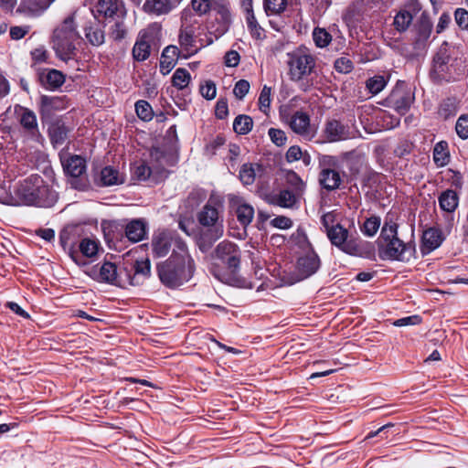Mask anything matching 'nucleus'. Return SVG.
<instances>
[{
  "label": "nucleus",
  "mask_w": 468,
  "mask_h": 468,
  "mask_svg": "<svg viewBox=\"0 0 468 468\" xmlns=\"http://www.w3.org/2000/svg\"><path fill=\"white\" fill-rule=\"evenodd\" d=\"M195 270V262L189 255L186 244L177 239L171 257L157 266L160 281L169 288H176L189 280Z\"/></svg>",
  "instance_id": "obj_1"
},
{
  "label": "nucleus",
  "mask_w": 468,
  "mask_h": 468,
  "mask_svg": "<svg viewBox=\"0 0 468 468\" xmlns=\"http://www.w3.org/2000/svg\"><path fill=\"white\" fill-rule=\"evenodd\" d=\"M412 242L405 243L398 237V224L386 218L378 238V254L383 260L409 261L415 253Z\"/></svg>",
  "instance_id": "obj_2"
},
{
  "label": "nucleus",
  "mask_w": 468,
  "mask_h": 468,
  "mask_svg": "<svg viewBox=\"0 0 468 468\" xmlns=\"http://www.w3.org/2000/svg\"><path fill=\"white\" fill-rule=\"evenodd\" d=\"M466 73L465 60L457 57L454 48L444 42L436 52L431 76L437 81H455Z\"/></svg>",
  "instance_id": "obj_3"
},
{
  "label": "nucleus",
  "mask_w": 468,
  "mask_h": 468,
  "mask_svg": "<svg viewBox=\"0 0 468 468\" xmlns=\"http://www.w3.org/2000/svg\"><path fill=\"white\" fill-rule=\"evenodd\" d=\"M219 204L209 199L197 215L200 225L207 227V229L200 233L197 240L198 248L201 251H207L215 241L219 239L224 233L223 219L219 216Z\"/></svg>",
  "instance_id": "obj_4"
},
{
  "label": "nucleus",
  "mask_w": 468,
  "mask_h": 468,
  "mask_svg": "<svg viewBox=\"0 0 468 468\" xmlns=\"http://www.w3.org/2000/svg\"><path fill=\"white\" fill-rule=\"evenodd\" d=\"M80 37L76 30L74 20L67 17L53 32L52 48L57 57L68 62L75 58L77 55L76 44Z\"/></svg>",
  "instance_id": "obj_5"
},
{
  "label": "nucleus",
  "mask_w": 468,
  "mask_h": 468,
  "mask_svg": "<svg viewBox=\"0 0 468 468\" xmlns=\"http://www.w3.org/2000/svg\"><path fill=\"white\" fill-rule=\"evenodd\" d=\"M17 206H49L50 190L40 176H31L20 182L15 188Z\"/></svg>",
  "instance_id": "obj_6"
},
{
  "label": "nucleus",
  "mask_w": 468,
  "mask_h": 468,
  "mask_svg": "<svg viewBox=\"0 0 468 468\" xmlns=\"http://www.w3.org/2000/svg\"><path fill=\"white\" fill-rule=\"evenodd\" d=\"M60 162L67 177V183L77 190H85L89 186L86 159L78 154L60 155Z\"/></svg>",
  "instance_id": "obj_7"
},
{
  "label": "nucleus",
  "mask_w": 468,
  "mask_h": 468,
  "mask_svg": "<svg viewBox=\"0 0 468 468\" xmlns=\"http://www.w3.org/2000/svg\"><path fill=\"white\" fill-rule=\"evenodd\" d=\"M315 58L305 48H299L288 53V75L292 81L303 80L304 77L313 73L315 69Z\"/></svg>",
  "instance_id": "obj_8"
},
{
  "label": "nucleus",
  "mask_w": 468,
  "mask_h": 468,
  "mask_svg": "<svg viewBox=\"0 0 468 468\" xmlns=\"http://www.w3.org/2000/svg\"><path fill=\"white\" fill-rule=\"evenodd\" d=\"M213 257L220 261L227 270L235 273L240 265V250L237 244L229 240L219 242L213 251Z\"/></svg>",
  "instance_id": "obj_9"
},
{
  "label": "nucleus",
  "mask_w": 468,
  "mask_h": 468,
  "mask_svg": "<svg viewBox=\"0 0 468 468\" xmlns=\"http://www.w3.org/2000/svg\"><path fill=\"white\" fill-rule=\"evenodd\" d=\"M327 237L333 245L347 254L356 255L359 250L357 244L347 239L348 230L340 224L327 228Z\"/></svg>",
  "instance_id": "obj_10"
},
{
  "label": "nucleus",
  "mask_w": 468,
  "mask_h": 468,
  "mask_svg": "<svg viewBox=\"0 0 468 468\" xmlns=\"http://www.w3.org/2000/svg\"><path fill=\"white\" fill-rule=\"evenodd\" d=\"M413 95L404 86H396L386 99L387 105L400 114H405L413 101Z\"/></svg>",
  "instance_id": "obj_11"
},
{
  "label": "nucleus",
  "mask_w": 468,
  "mask_h": 468,
  "mask_svg": "<svg viewBox=\"0 0 468 468\" xmlns=\"http://www.w3.org/2000/svg\"><path fill=\"white\" fill-rule=\"evenodd\" d=\"M125 282L129 285H139L151 274V263L149 259L137 260L130 270L123 269Z\"/></svg>",
  "instance_id": "obj_12"
},
{
  "label": "nucleus",
  "mask_w": 468,
  "mask_h": 468,
  "mask_svg": "<svg viewBox=\"0 0 468 468\" xmlns=\"http://www.w3.org/2000/svg\"><path fill=\"white\" fill-rule=\"evenodd\" d=\"M320 267L318 255L310 250L305 255L299 257L296 264L297 278L299 281L314 274Z\"/></svg>",
  "instance_id": "obj_13"
},
{
  "label": "nucleus",
  "mask_w": 468,
  "mask_h": 468,
  "mask_svg": "<svg viewBox=\"0 0 468 468\" xmlns=\"http://www.w3.org/2000/svg\"><path fill=\"white\" fill-rule=\"evenodd\" d=\"M323 136L329 143L345 141L351 137L350 129L340 121L333 119L324 123Z\"/></svg>",
  "instance_id": "obj_14"
},
{
  "label": "nucleus",
  "mask_w": 468,
  "mask_h": 468,
  "mask_svg": "<svg viewBox=\"0 0 468 468\" xmlns=\"http://www.w3.org/2000/svg\"><path fill=\"white\" fill-rule=\"evenodd\" d=\"M96 9L105 18L126 16V9L122 0H98Z\"/></svg>",
  "instance_id": "obj_15"
},
{
  "label": "nucleus",
  "mask_w": 468,
  "mask_h": 468,
  "mask_svg": "<svg viewBox=\"0 0 468 468\" xmlns=\"http://www.w3.org/2000/svg\"><path fill=\"white\" fill-rule=\"evenodd\" d=\"M124 271L120 270L117 271V267L114 263L106 261L99 270V281L105 282L115 285H124L125 278L123 279Z\"/></svg>",
  "instance_id": "obj_16"
},
{
  "label": "nucleus",
  "mask_w": 468,
  "mask_h": 468,
  "mask_svg": "<svg viewBox=\"0 0 468 468\" xmlns=\"http://www.w3.org/2000/svg\"><path fill=\"white\" fill-rule=\"evenodd\" d=\"M212 10L216 12V20L219 24L218 30L221 34L225 33L231 23L229 3L226 0H217V4L214 5Z\"/></svg>",
  "instance_id": "obj_17"
},
{
  "label": "nucleus",
  "mask_w": 468,
  "mask_h": 468,
  "mask_svg": "<svg viewBox=\"0 0 468 468\" xmlns=\"http://www.w3.org/2000/svg\"><path fill=\"white\" fill-rule=\"evenodd\" d=\"M172 237L166 232H159L153 237L152 250L155 257L161 258L168 254L172 246Z\"/></svg>",
  "instance_id": "obj_18"
},
{
  "label": "nucleus",
  "mask_w": 468,
  "mask_h": 468,
  "mask_svg": "<svg viewBox=\"0 0 468 468\" xmlns=\"http://www.w3.org/2000/svg\"><path fill=\"white\" fill-rule=\"evenodd\" d=\"M195 29L192 26L182 27L179 33V43L184 51L186 52V58L197 53V48L195 46Z\"/></svg>",
  "instance_id": "obj_19"
},
{
  "label": "nucleus",
  "mask_w": 468,
  "mask_h": 468,
  "mask_svg": "<svg viewBox=\"0 0 468 468\" xmlns=\"http://www.w3.org/2000/svg\"><path fill=\"white\" fill-rule=\"evenodd\" d=\"M291 129L297 134L308 135L310 129V117L306 112L297 111L289 122Z\"/></svg>",
  "instance_id": "obj_20"
},
{
  "label": "nucleus",
  "mask_w": 468,
  "mask_h": 468,
  "mask_svg": "<svg viewBox=\"0 0 468 468\" xmlns=\"http://www.w3.org/2000/svg\"><path fill=\"white\" fill-rule=\"evenodd\" d=\"M16 112L19 114V122L22 127L31 135H35L37 131V121L36 114L29 109L19 106Z\"/></svg>",
  "instance_id": "obj_21"
},
{
  "label": "nucleus",
  "mask_w": 468,
  "mask_h": 468,
  "mask_svg": "<svg viewBox=\"0 0 468 468\" xmlns=\"http://www.w3.org/2000/svg\"><path fill=\"white\" fill-rule=\"evenodd\" d=\"M175 7L172 0H145L144 10L152 15L162 16L170 13Z\"/></svg>",
  "instance_id": "obj_22"
},
{
  "label": "nucleus",
  "mask_w": 468,
  "mask_h": 468,
  "mask_svg": "<svg viewBox=\"0 0 468 468\" xmlns=\"http://www.w3.org/2000/svg\"><path fill=\"white\" fill-rule=\"evenodd\" d=\"M178 54L179 49L176 46H168L163 50L160 60V71L164 75L168 74L175 67Z\"/></svg>",
  "instance_id": "obj_23"
},
{
  "label": "nucleus",
  "mask_w": 468,
  "mask_h": 468,
  "mask_svg": "<svg viewBox=\"0 0 468 468\" xmlns=\"http://www.w3.org/2000/svg\"><path fill=\"white\" fill-rule=\"evenodd\" d=\"M319 182L324 188L332 191L340 186L342 180L337 171L324 168L320 172Z\"/></svg>",
  "instance_id": "obj_24"
},
{
  "label": "nucleus",
  "mask_w": 468,
  "mask_h": 468,
  "mask_svg": "<svg viewBox=\"0 0 468 468\" xmlns=\"http://www.w3.org/2000/svg\"><path fill=\"white\" fill-rule=\"evenodd\" d=\"M69 132V130L62 122L57 121L52 122L48 127V135L51 144L54 146L63 144L68 139Z\"/></svg>",
  "instance_id": "obj_25"
},
{
  "label": "nucleus",
  "mask_w": 468,
  "mask_h": 468,
  "mask_svg": "<svg viewBox=\"0 0 468 468\" xmlns=\"http://www.w3.org/2000/svg\"><path fill=\"white\" fill-rule=\"evenodd\" d=\"M50 5V0H22L18 12L37 16Z\"/></svg>",
  "instance_id": "obj_26"
},
{
  "label": "nucleus",
  "mask_w": 468,
  "mask_h": 468,
  "mask_svg": "<svg viewBox=\"0 0 468 468\" xmlns=\"http://www.w3.org/2000/svg\"><path fill=\"white\" fill-rule=\"evenodd\" d=\"M146 235L145 224L141 219H133L126 225L125 236L132 242H138Z\"/></svg>",
  "instance_id": "obj_27"
},
{
  "label": "nucleus",
  "mask_w": 468,
  "mask_h": 468,
  "mask_svg": "<svg viewBox=\"0 0 468 468\" xmlns=\"http://www.w3.org/2000/svg\"><path fill=\"white\" fill-rule=\"evenodd\" d=\"M296 201L297 198L295 195L288 189L281 190L278 194L268 197V202L270 204L286 208L292 207Z\"/></svg>",
  "instance_id": "obj_28"
},
{
  "label": "nucleus",
  "mask_w": 468,
  "mask_h": 468,
  "mask_svg": "<svg viewBox=\"0 0 468 468\" xmlns=\"http://www.w3.org/2000/svg\"><path fill=\"white\" fill-rule=\"evenodd\" d=\"M440 207L446 212H452L458 206V195L454 190L448 189L439 197Z\"/></svg>",
  "instance_id": "obj_29"
},
{
  "label": "nucleus",
  "mask_w": 468,
  "mask_h": 468,
  "mask_svg": "<svg viewBox=\"0 0 468 468\" xmlns=\"http://www.w3.org/2000/svg\"><path fill=\"white\" fill-rule=\"evenodd\" d=\"M100 179L101 186H104L118 185L123 182L122 176L120 175L119 171L112 166L102 168Z\"/></svg>",
  "instance_id": "obj_30"
},
{
  "label": "nucleus",
  "mask_w": 468,
  "mask_h": 468,
  "mask_svg": "<svg viewBox=\"0 0 468 468\" xmlns=\"http://www.w3.org/2000/svg\"><path fill=\"white\" fill-rule=\"evenodd\" d=\"M433 161L439 167H443L450 161L448 144L445 141L437 143L433 149Z\"/></svg>",
  "instance_id": "obj_31"
},
{
  "label": "nucleus",
  "mask_w": 468,
  "mask_h": 468,
  "mask_svg": "<svg viewBox=\"0 0 468 468\" xmlns=\"http://www.w3.org/2000/svg\"><path fill=\"white\" fill-rule=\"evenodd\" d=\"M442 241L441 230L431 228L424 231L422 236L423 246L429 250L438 248Z\"/></svg>",
  "instance_id": "obj_32"
},
{
  "label": "nucleus",
  "mask_w": 468,
  "mask_h": 468,
  "mask_svg": "<svg viewBox=\"0 0 468 468\" xmlns=\"http://www.w3.org/2000/svg\"><path fill=\"white\" fill-rule=\"evenodd\" d=\"M432 29L431 22L427 18H420L417 25V37L415 44L419 47L424 46L429 39Z\"/></svg>",
  "instance_id": "obj_33"
},
{
  "label": "nucleus",
  "mask_w": 468,
  "mask_h": 468,
  "mask_svg": "<svg viewBox=\"0 0 468 468\" xmlns=\"http://www.w3.org/2000/svg\"><path fill=\"white\" fill-rule=\"evenodd\" d=\"M253 127V120L246 114L238 115L233 122V130L238 134H248Z\"/></svg>",
  "instance_id": "obj_34"
},
{
  "label": "nucleus",
  "mask_w": 468,
  "mask_h": 468,
  "mask_svg": "<svg viewBox=\"0 0 468 468\" xmlns=\"http://www.w3.org/2000/svg\"><path fill=\"white\" fill-rule=\"evenodd\" d=\"M41 80L49 89L53 90L64 83L65 77L59 70L50 69L46 75L41 76Z\"/></svg>",
  "instance_id": "obj_35"
},
{
  "label": "nucleus",
  "mask_w": 468,
  "mask_h": 468,
  "mask_svg": "<svg viewBox=\"0 0 468 468\" xmlns=\"http://www.w3.org/2000/svg\"><path fill=\"white\" fill-rule=\"evenodd\" d=\"M413 16L410 11L400 10L394 17L393 25L397 31L405 32L412 23Z\"/></svg>",
  "instance_id": "obj_36"
},
{
  "label": "nucleus",
  "mask_w": 468,
  "mask_h": 468,
  "mask_svg": "<svg viewBox=\"0 0 468 468\" xmlns=\"http://www.w3.org/2000/svg\"><path fill=\"white\" fill-rule=\"evenodd\" d=\"M236 215L239 222L246 227L248 226L253 219L254 217V209L249 204H241L237 207Z\"/></svg>",
  "instance_id": "obj_37"
},
{
  "label": "nucleus",
  "mask_w": 468,
  "mask_h": 468,
  "mask_svg": "<svg viewBox=\"0 0 468 468\" xmlns=\"http://www.w3.org/2000/svg\"><path fill=\"white\" fill-rule=\"evenodd\" d=\"M150 44L144 37H142L136 41L133 48V58L137 61L145 60L150 55Z\"/></svg>",
  "instance_id": "obj_38"
},
{
  "label": "nucleus",
  "mask_w": 468,
  "mask_h": 468,
  "mask_svg": "<svg viewBox=\"0 0 468 468\" xmlns=\"http://www.w3.org/2000/svg\"><path fill=\"white\" fill-rule=\"evenodd\" d=\"M190 80V73L186 69L178 68L173 74L172 83L178 90H183L187 87Z\"/></svg>",
  "instance_id": "obj_39"
},
{
  "label": "nucleus",
  "mask_w": 468,
  "mask_h": 468,
  "mask_svg": "<svg viewBox=\"0 0 468 468\" xmlns=\"http://www.w3.org/2000/svg\"><path fill=\"white\" fill-rule=\"evenodd\" d=\"M287 6V0H264L263 7L267 16L280 15Z\"/></svg>",
  "instance_id": "obj_40"
},
{
  "label": "nucleus",
  "mask_w": 468,
  "mask_h": 468,
  "mask_svg": "<svg viewBox=\"0 0 468 468\" xmlns=\"http://www.w3.org/2000/svg\"><path fill=\"white\" fill-rule=\"evenodd\" d=\"M125 17H113L114 25L111 28L110 37L117 41L123 39L127 34V27L124 24Z\"/></svg>",
  "instance_id": "obj_41"
},
{
  "label": "nucleus",
  "mask_w": 468,
  "mask_h": 468,
  "mask_svg": "<svg viewBox=\"0 0 468 468\" xmlns=\"http://www.w3.org/2000/svg\"><path fill=\"white\" fill-rule=\"evenodd\" d=\"M256 178V172L253 164H244L239 170V179L247 186L252 185Z\"/></svg>",
  "instance_id": "obj_42"
},
{
  "label": "nucleus",
  "mask_w": 468,
  "mask_h": 468,
  "mask_svg": "<svg viewBox=\"0 0 468 468\" xmlns=\"http://www.w3.org/2000/svg\"><path fill=\"white\" fill-rule=\"evenodd\" d=\"M135 112L137 116L145 122L151 121L154 117L152 107L146 101H138L135 103Z\"/></svg>",
  "instance_id": "obj_43"
},
{
  "label": "nucleus",
  "mask_w": 468,
  "mask_h": 468,
  "mask_svg": "<svg viewBox=\"0 0 468 468\" xmlns=\"http://www.w3.org/2000/svg\"><path fill=\"white\" fill-rule=\"evenodd\" d=\"M86 37L93 46H100L104 42V32L99 27H90L86 28Z\"/></svg>",
  "instance_id": "obj_44"
},
{
  "label": "nucleus",
  "mask_w": 468,
  "mask_h": 468,
  "mask_svg": "<svg viewBox=\"0 0 468 468\" xmlns=\"http://www.w3.org/2000/svg\"><path fill=\"white\" fill-rule=\"evenodd\" d=\"M80 251L85 257L91 258L98 252V244L90 239H83L80 243Z\"/></svg>",
  "instance_id": "obj_45"
},
{
  "label": "nucleus",
  "mask_w": 468,
  "mask_h": 468,
  "mask_svg": "<svg viewBox=\"0 0 468 468\" xmlns=\"http://www.w3.org/2000/svg\"><path fill=\"white\" fill-rule=\"evenodd\" d=\"M386 79L380 75L374 76L367 81V88L372 94L379 93L386 87Z\"/></svg>",
  "instance_id": "obj_46"
},
{
  "label": "nucleus",
  "mask_w": 468,
  "mask_h": 468,
  "mask_svg": "<svg viewBox=\"0 0 468 468\" xmlns=\"http://www.w3.org/2000/svg\"><path fill=\"white\" fill-rule=\"evenodd\" d=\"M315 45L319 48L326 47L332 40L331 35L324 28H315L313 32Z\"/></svg>",
  "instance_id": "obj_47"
},
{
  "label": "nucleus",
  "mask_w": 468,
  "mask_h": 468,
  "mask_svg": "<svg viewBox=\"0 0 468 468\" xmlns=\"http://www.w3.org/2000/svg\"><path fill=\"white\" fill-rule=\"evenodd\" d=\"M380 226V219L378 217L367 218L362 227V232L367 237H373Z\"/></svg>",
  "instance_id": "obj_48"
},
{
  "label": "nucleus",
  "mask_w": 468,
  "mask_h": 468,
  "mask_svg": "<svg viewBox=\"0 0 468 468\" xmlns=\"http://www.w3.org/2000/svg\"><path fill=\"white\" fill-rule=\"evenodd\" d=\"M193 9L199 15H205L209 10H212L217 0H192Z\"/></svg>",
  "instance_id": "obj_49"
},
{
  "label": "nucleus",
  "mask_w": 468,
  "mask_h": 468,
  "mask_svg": "<svg viewBox=\"0 0 468 468\" xmlns=\"http://www.w3.org/2000/svg\"><path fill=\"white\" fill-rule=\"evenodd\" d=\"M271 89L265 85L259 97V108L265 114H267L271 105Z\"/></svg>",
  "instance_id": "obj_50"
},
{
  "label": "nucleus",
  "mask_w": 468,
  "mask_h": 468,
  "mask_svg": "<svg viewBox=\"0 0 468 468\" xmlns=\"http://www.w3.org/2000/svg\"><path fill=\"white\" fill-rule=\"evenodd\" d=\"M247 24L251 36L255 38H261L262 28L258 24L253 12L247 14Z\"/></svg>",
  "instance_id": "obj_51"
},
{
  "label": "nucleus",
  "mask_w": 468,
  "mask_h": 468,
  "mask_svg": "<svg viewBox=\"0 0 468 468\" xmlns=\"http://www.w3.org/2000/svg\"><path fill=\"white\" fill-rule=\"evenodd\" d=\"M455 112L456 107L453 99H447L443 101L439 109V113L445 119L451 115H454Z\"/></svg>",
  "instance_id": "obj_52"
},
{
  "label": "nucleus",
  "mask_w": 468,
  "mask_h": 468,
  "mask_svg": "<svg viewBox=\"0 0 468 468\" xmlns=\"http://www.w3.org/2000/svg\"><path fill=\"white\" fill-rule=\"evenodd\" d=\"M16 192L12 194L9 189L5 186H0V203L17 206Z\"/></svg>",
  "instance_id": "obj_53"
},
{
  "label": "nucleus",
  "mask_w": 468,
  "mask_h": 468,
  "mask_svg": "<svg viewBox=\"0 0 468 468\" xmlns=\"http://www.w3.org/2000/svg\"><path fill=\"white\" fill-rule=\"evenodd\" d=\"M271 142L277 146H282L286 144L287 137L281 129L271 128L268 132Z\"/></svg>",
  "instance_id": "obj_54"
},
{
  "label": "nucleus",
  "mask_w": 468,
  "mask_h": 468,
  "mask_svg": "<svg viewBox=\"0 0 468 468\" xmlns=\"http://www.w3.org/2000/svg\"><path fill=\"white\" fill-rule=\"evenodd\" d=\"M455 130L462 139L468 138V115H462L457 120Z\"/></svg>",
  "instance_id": "obj_55"
},
{
  "label": "nucleus",
  "mask_w": 468,
  "mask_h": 468,
  "mask_svg": "<svg viewBox=\"0 0 468 468\" xmlns=\"http://www.w3.org/2000/svg\"><path fill=\"white\" fill-rule=\"evenodd\" d=\"M335 69L339 73H349L353 69V62L346 57H341L335 61Z\"/></svg>",
  "instance_id": "obj_56"
},
{
  "label": "nucleus",
  "mask_w": 468,
  "mask_h": 468,
  "mask_svg": "<svg viewBox=\"0 0 468 468\" xmlns=\"http://www.w3.org/2000/svg\"><path fill=\"white\" fill-rule=\"evenodd\" d=\"M250 87L248 80H239L234 86L233 93L237 99L242 100L248 94Z\"/></svg>",
  "instance_id": "obj_57"
},
{
  "label": "nucleus",
  "mask_w": 468,
  "mask_h": 468,
  "mask_svg": "<svg viewBox=\"0 0 468 468\" xmlns=\"http://www.w3.org/2000/svg\"><path fill=\"white\" fill-rule=\"evenodd\" d=\"M200 93L207 100H213L216 97V84L212 80H207L204 85L200 86Z\"/></svg>",
  "instance_id": "obj_58"
},
{
  "label": "nucleus",
  "mask_w": 468,
  "mask_h": 468,
  "mask_svg": "<svg viewBox=\"0 0 468 468\" xmlns=\"http://www.w3.org/2000/svg\"><path fill=\"white\" fill-rule=\"evenodd\" d=\"M133 175L138 180L145 181L151 176V168L145 163L134 166Z\"/></svg>",
  "instance_id": "obj_59"
},
{
  "label": "nucleus",
  "mask_w": 468,
  "mask_h": 468,
  "mask_svg": "<svg viewBox=\"0 0 468 468\" xmlns=\"http://www.w3.org/2000/svg\"><path fill=\"white\" fill-rule=\"evenodd\" d=\"M456 24L462 29H468V11L464 8H457L454 12Z\"/></svg>",
  "instance_id": "obj_60"
},
{
  "label": "nucleus",
  "mask_w": 468,
  "mask_h": 468,
  "mask_svg": "<svg viewBox=\"0 0 468 468\" xmlns=\"http://www.w3.org/2000/svg\"><path fill=\"white\" fill-rule=\"evenodd\" d=\"M30 30L29 26H15L10 27V37L14 40L23 38Z\"/></svg>",
  "instance_id": "obj_61"
},
{
  "label": "nucleus",
  "mask_w": 468,
  "mask_h": 468,
  "mask_svg": "<svg viewBox=\"0 0 468 468\" xmlns=\"http://www.w3.org/2000/svg\"><path fill=\"white\" fill-rule=\"evenodd\" d=\"M240 56L236 50H229L224 57V63L227 67H237L239 64Z\"/></svg>",
  "instance_id": "obj_62"
},
{
  "label": "nucleus",
  "mask_w": 468,
  "mask_h": 468,
  "mask_svg": "<svg viewBox=\"0 0 468 468\" xmlns=\"http://www.w3.org/2000/svg\"><path fill=\"white\" fill-rule=\"evenodd\" d=\"M271 224L275 228L287 229L292 227V221L285 216H278L271 221Z\"/></svg>",
  "instance_id": "obj_63"
},
{
  "label": "nucleus",
  "mask_w": 468,
  "mask_h": 468,
  "mask_svg": "<svg viewBox=\"0 0 468 468\" xmlns=\"http://www.w3.org/2000/svg\"><path fill=\"white\" fill-rule=\"evenodd\" d=\"M421 322V318L419 315H411L403 317L396 320L393 324L395 326H407V325H414L419 324Z\"/></svg>",
  "instance_id": "obj_64"
}]
</instances>
